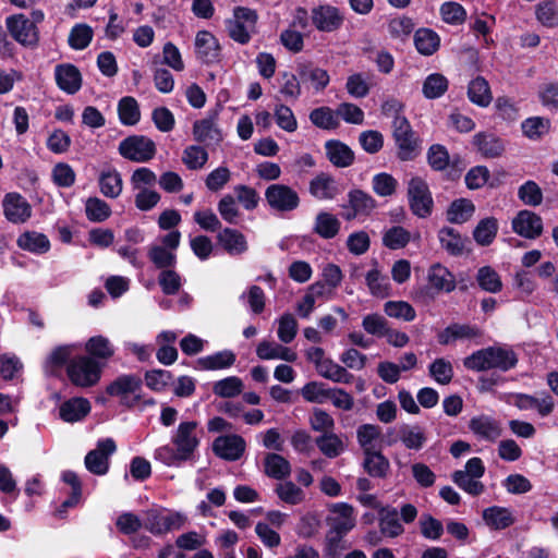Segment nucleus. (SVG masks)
I'll use <instances>...</instances> for the list:
<instances>
[{
  "instance_id": "obj_40",
  "label": "nucleus",
  "mask_w": 558,
  "mask_h": 558,
  "mask_svg": "<svg viewBox=\"0 0 558 558\" xmlns=\"http://www.w3.org/2000/svg\"><path fill=\"white\" fill-rule=\"evenodd\" d=\"M315 444L319 451L330 459L339 457L345 449L342 437L335 434L333 430L318 436Z\"/></svg>"
},
{
  "instance_id": "obj_11",
  "label": "nucleus",
  "mask_w": 558,
  "mask_h": 558,
  "mask_svg": "<svg viewBox=\"0 0 558 558\" xmlns=\"http://www.w3.org/2000/svg\"><path fill=\"white\" fill-rule=\"evenodd\" d=\"M388 436V445L401 441L407 449L414 451L421 450L427 441L425 429L417 424H401L389 429Z\"/></svg>"
},
{
  "instance_id": "obj_49",
  "label": "nucleus",
  "mask_w": 558,
  "mask_h": 558,
  "mask_svg": "<svg viewBox=\"0 0 558 558\" xmlns=\"http://www.w3.org/2000/svg\"><path fill=\"white\" fill-rule=\"evenodd\" d=\"M265 473L272 478L283 480L291 473L290 462L278 453H268L264 461Z\"/></svg>"
},
{
  "instance_id": "obj_16",
  "label": "nucleus",
  "mask_w": 558,
  "mask_h": 558,
  "mask_svg": "<svg viewBox=\"0 0 558 558\" xmlns=\"http://www.w3.org/2000/svg\"><path fill=\"white\" fill-rule=\"evenodd\" d=\"M511 227L514 233L529 240L541 236L544 229L542 217L527 209H522L515 215Z\"/></svg>"
},
{
  "instance_id": "obj_59",
  "label": "nucleus",
  "mask_w": 558,
  "mask_h": 558,
  "mask_svg": "<svg viewBox=\"0 0 558 558\" xmlns=\"http://www.w3.org/2000/svg\"><path fill=\"white\" fill-rule=\"evenodd\" d=\"M411 240V233L400 226H395L385 231L383 243L390 250L403 248Z\"/></svg>"
},
{
  "instance_id": "obj_47",
  "label": "nucleus",
  "mask_w": 558,
  "mask_h": 558,
  "mask_svg": "<svg viewBox=\"0 0 558 558\" xmlns=\"http://www.w3.org/2000/svg\"><path fill=\"white\" fill-rule=\"evenodd\" d=\"M119 120L123 125H135L141 120L137 100L132 96L122 97L118 102Z\"/></svg>"
},
{
  "instance_id": "obj_39",
  "label": "nucleus",
  "mask_w": 558,
  "mask_h": 558,
  "mask_svg": "<svg viewBox=\"0 0 558 558\" xmlns=\"http://www.w3.org/2000/svg\"><path fill=\"white\" fill-rule=\"evenodd\" d=\"M473 142L478 151L487 158L498 157L505 150L502 141L494 134L478 133L474 136Z\"/></svg>"
},
{
  "instance_id": "obj_30",
  "label": "nucleus",
  "mask_w": 558,
  "mask_h": 558,
  "mask_svg": "<svg viewBox=\"0 0 558 558\" xmlns=\"http://www.w3.org/2000/svg\"><path fill=\"white\" fill-rule=\"evenodd\" d=\"M99 189L104 196L117 198L122 193L123 181L120 172L111 167L101 170L98 179Z\"/></svg>"
},
{
  "instance_id": "obj_63",
  "label": "nucleus",
  "mask_w": 558,
  "mask_h": 558,
  "mask_svg": "<svg viewBox=\"0 0 558 558\" xmlns=\"http://www.w3.org/2000/svg\"><path fill=\"white\" fill-rule=\"evenodd\" d=\"M518 197L524 205L536 207L543 202V192L535 181L529 180L519 187Z\"/></svg>"
},
{
  "instance_id": "obj_5",
  "label": "nucleus",
  "mask_w": 558,
  "mask_h": 558,
  "mask_svg": "<svg viewBox=\"0 0 558 558\" xmlns=\"http://www.w3.org/2000/svg\"><path fill=\"white\" fill-rule=\"evenodd\" d=\"M202 430L196 421H183L171 436V442L179 449V454L191 459L201 442Z\"/></svg>"
},
{
  "instance_id": "obj_17",
  "label": "nucleus",
  "mask_w": 558,
  "mask_h": 558,
  "mask_svg": "<svg viewBox=\"0 0 558 558\" xmlns=\"http://www.w3.org/2000/svg\"><path fill=\"white\" fill-rule=\"evenodd\" d=\"M469 429L478 440L495 442L502 434L501 424L487 414L473 416L469 422Z\"/></svg>"
},
{
  "instance_id": "obj_35",
  "label": "nucleus",
  "mask_w": 558,
  "mask_h": 558,
  "mask_svg": "<svg viewBox=\"0 0 558 558\" xmlns=\"http://www.w3.org/2000/svg\"><path fill=\"white\" fill-rule=\"evenodd\" d=\"M326 153L329 161L339 168L349 167L354 160L351 148L339 141H328Z\"/></svg>"
},
{
  "instance_id": "obj_46",
  "label": "nucleus",
  "mask_w": 558,
  "mask_h": 558,
  "mask_svg": "<svg viewBox=\"0 0 558 558\" xmlns=\"http://www.w3.org/2000/svg\"><path fill=\"white\" fill-rule=\"evenodd\" d=\"M468 96L473 104L480 107H487L493 100L488 82L482 76H477L470 82Z\"/></svg>"
},
{
  "instance_id": "obj_58",
  "label": "nucleus",
  "mask_w": 558,
  "mask_h": 558,
  "mask_svg": "<svg viewBox=\"0 0 558 558\" xmlns=\"http://www.w3.org/2000/svg\"><path fill=\"white\" fill-rule=\"evenodd\" d=\"M310 120L315 126L324 130L336 129L339 124L337 110L333 111L329 107L314 109L310 113Z\"/></svg>"
},
{
  "instance_id": "obj_34",
  "label": "nucleus",
  "mask_w": 558,
  "mask_h": 558,
  "mask_svg": "<svg viewBox=\"0 0 558 558\" xmlns=\"http://www.w3.org/2000/svg\"><path fill=\"white\" fill-rule=\"evenodd\" d=\"M349 204L352 213L345 215L348 220L360 215H368L376 206L375 199L361 190H354L349 193Z\"/></svg>"
},
{
  "instance_id": "obj_2",
  "label": "nucleus",
  "mask_w": 558,
  "mask_h": 558,
  "mask_svg": "<svg viewBox=\"0 0 558 558\" xmlns=\"http://www.w3.org/2000/svg\"><path fill=\"white\" fill-rule=\"evenodd\" d=\"M181 242V233L178 230L159 236L147 247V257L151 264L162 270L174 268L177 265V250Z\"/></svg>"
},
{
  "instance_id": "obj_26",
  "label": "nucleus",
  "mask_w": 558,
  "mask_h": 558,
  "mask_svg": "<svg viewBox=\"0 0 558 558\" xmlns=\"http://www.w3.org/2000/svg\"><path fill=\"white\" fill-rule=\"evenodd\" d=\"M427 280L430 288L437 292L449 293L456 289V277L441 264H434L429 267Z\"/></svg>"
},
{
  "instance_id": "obj_56",
  "label": "nucleus",
  "mask_w": 558,
  "mask_h": 558,
  "mask_svg": "<svg viewBox=\"0 0 558 558\" xmlns=\"http://www.w3.org/2000/svg\"><path fill=\"white\" fill-rule=\"evenodd\" d=\"M277 336L280 342L284 344L291 343L299 330L296 318L291 313H284L277 319Z\"/></svg>"
},
{
  "instance_id": "obj_12",
  "label": "nucleus",
  "mask_w": 558,
  "mask_h": 558,
  "mask_svg": "<svg viewBox=\"0 0 558 558\" xmlns=\"http://www.w3.org/2000/svg\"><path fill=\"white\" fill-rule=\"evenodd\" d=\"M185 522L184 515L169 510H154L147 513L144 527L155 535L179 530Z\"/></svg>"
},
{
  "instance_id": "obj_57",
  "label": "nucleus",
  "mask_w": 558,
  "mask_h": 558,
  "mask_svg": "<svg viewBox=\"0 0 558 558\" xmlns=\"http://www.w3.org/2000/svg\"><path fill=\"white\" fill-rule=\"evenodd\" d=\"M498 230L497 220L493 217L482 219L473 231L474 240L480 245H488L496 238Z\"/></svg>"
},
{
  "instance_id": "obj_55",
  "label": "nucleus",
  "mask_w": 558,
  "mask_h": 558,
  "mask_svg": "<svg viewBox=\"0 0 558 558\" xmlns=\"http://www.w3.org/2000/svg\"><path fill=\"white\" fill-rule=\"evenodd\" d=\"M448 89V80L440 73L429 74L423 82L422 92L427 99H437Z\"/></svg>"
},
{
  "instance_id": "obj_6",
  "label": "nucleus",
  "mask_w": 558,
  "mask_h": 558,
  "mask_svg": "<svg viewBox=\"0 0 558 558\" xmlns=\"http://www.w3.org/2000/svg\"><path fill=\"white\" fill-rule=\"evenodd\" d=\"M106 391L109 396L119 398L121 404L132 408L141 401L142 379L136 375H122Z\"/></svg>"
},
{
  "instance_id": "obj_54",
  "label": "nucleus",
  "mask_w": 558,
  "mask_h": 558,
  "mask_svg": "<svg viewBox=\"0 0 558 558\" xmlns=\"http://www.w3.org/2000/svg\"><path fill=\"white\" fill-rule=\"evenodd\" d=\"M364 469L373 477H385L389 470V461L379 450L364 453Z\"/></svg>"
},
{
  "instance_id": "obj_60",
  "label": "nucleus",
  "mask_w": 558,
  "mask_h": 558,
  "mask_svg": "<svg viewBox=\"0 0 558 558\" xmlns=\"http://www.w3.org/2000/svg\"><path fill=\"white\" fill-rule=\"evenodd\" d=\"M536 19L546 27L558 26V3L553 0H544L536 7Z\"/></svg>"
},
{
  "instance_id": "obj_25",
  "label": "nucleus",
  "mask_w": 558,
  "mask_h": 558,
  "mask_svg": "<svg viewBox=\"0 0 558 558\" xmlns=\"http://www.w3.org/2000/svg\"><path fill=\"white\" fill-rule=\"evenodd\" d=\"M256 354L260 360H283L286 362H295L298 353L292 349L274 341L263 340L256 348Z\"/></svg>"
},
{
  "instance_id": "obj_38",
  "label": "nucleus",
  "mask_w": 558,
  "mask_h": 558,
  "mask_svg": "<svg viewBox=\"0 0 558 558\" xmlns=\"http://www.w3.org/2000/svg\"><path fill=\"white\" fill-rule=\"evenodd\" d=\"M17 246L34 254H44L49 251L50 242L43 233L26 231L19 236Z\"/></svg>"
},
{
  "instance_id": "obj_62",
  "label": "nucleus",
  "mask_w": 558,
  "mask_h": 558,
  "mask_svg": "<svg viewBox=\"0 0 558 558\" xmlns=\"http://www.w3.org/2000/svg\"><path fill=\"white\" fill-rule=\"evenodd\" d=\"M366 284L374 296L385 298L389 294V279L378 269H372L366 274Z\"/></svg>"
},
{
  "instance_id": "obj_45",
  "label": "nucleus",
  "mask_w": 558,
  "mask_h": 558,
  "mask_svg": "<svg viewBox=\"0 0 558 558\" xmlns=\"http://www.w3.org/2000/svg\"><path fill=\"white\" fill-rule=\"evenodd\" d=\"M475 206L468 198L454 199L447 209V220L451 223H464L471 219Z\"/></svg>"
},
{
  "instance_id": "obj_19",
  "label": "nucleus",
  "mask_w": 558,
  "mask_h": 558,
  "mask_svg": "<svg viewBox=\"0 0 558 558\" xmlns=\"http://www.w3.org/2000/svg\"><path fill=\"white\" fill-rule=\"evenodd\" d=\"M193 136L195 141L207 145L220 143L223 134L218 126V113L211 112L206 118L195 121Z\"/></svg>"
},
{
  "instance_id": "obj_24",
  "label": "nucleus",
  "mask_w": 558,
  "mask_h": 558,
  "mask_svg": "<svg viewBox=\"0 0 558 558\" xmlns=\"http://www.w3.org/2000/svg\"><path fill=\"white\" fill-rule=\"evenodd\" d=\"M54 77L60 89L68 94H75L82 86L80 71L73 64H59L54 69Z\"/></svg>"
},
{
  "instance_id": "obj_3",
  "label": "nucleus",
  "mask_w": 558,
  "mask_h": 558,
  "mask_svg": "<svg viewBox=\"0 0 558 558\" xmlns=\"http://www.w3.org/2000/svg\"><path fill=\"white\" fill-rule=\"evenodd\" d=\"M499 399L520 411L535 410L541 417H546L555 409L554 398L547 392L527 395L521 392H506Z\"/></svg>"
},
{
  "instance_id": "obj_64",
  "label": "nucleus",
  "mask_w": 558,
  "mask_h": 558,
  "mask_svg": "<svg viewBox=\"0 0 558 558\" xmlns=\"http://www.w3.org/2000/svg\"><path fill=\"white\" fill-rule=\"evenodd\" d=\"M182 160L190 170H198L206 165L208 153L202 146L191 145L184 149Z\"/></svg>"
},
{
  "instance_id": "obj_18",
  "label": "nucleus",
  "mask_w": 558,
  "mask_h": 558,
  "mask_svg": "<svg viewBox=\"0 0 558 558\" xmlns=\"http://www.w3.org/2000/svg\"><path fill=\"white\" fill-rule=\"evenodd\" d=\"M3 215L12 223H24L32 216V206L19 193H8L2 202Z\"/></svg>"
},
{
  "instance_id": "obj_23",
  "label": "nucleus",
  "mask_w": 558,
  "mask_h": 558,
  "mask_svg": "<svg viewBox=\"0 0 558 558\" xmlns=\"http://www.w3.org/2000/svg\"><path fill=\"white\" fill-rule=\"evenodd\" d=\"M90 412V402L83 397H74L59 407V417L66 423L82 421Z\"/></svg>"
},
{
  "instance_id": "obj_22",
  "label": "nucleus",
  "mask_w": 558,
  "mask_h": 558,
  "mask_svg": "<svg viewBox=\"0 0 558 558\" xmlns=\"http://www.w3.org/2000/svg\"><path fill=\"white\" fill-rule=\"evenodd\" d=\"M330 532L344 536L355 525L354 509L345 502L335 504L331 508Z\"/></svg>"
},
{
  "instance_id": "obj_14",
  "label": "nucleus",
  "mask_w": 558,
  "mask_h": 558,
  "mask_svg": "<svg viewBox=\"0 0 558 558\" xmlns=\"http://www.w3.org/2000/svg\"><path fill=\"white\" fill-rule=\"evenodd\" d=\"M392 130L400 159H412L417 142L408 119L405 117H395V120H392Z\"/></svg>"
},
{
  "instance_id": "obj_1",
  "label": "nucleus",
  "mask_w": 558,
  "mask_h": 558,
  "mask_svg": "<svg viewBox=\"0 0 558 558\" xmlns=\"http://www.w3.org/2000/svg\"><path fill=\"white\" fill-rule=\"evenodd\" d=\"M105 364L87 355L72 357L66 365L70 381L80 388H89L98 384Z\"/></svg>"
},
{
  "instance_id": "obj_13",
  "label": "nucleus",
  "mask_w": 558,
  "mask_h": 558,
  "mask_svg": "<svg viewBox=\"0 0 558 558\" xmlns=\"http://www.w3.org/2000/svg\"><path fill=\"white\" fill-rule=\"evenodd\" d=\"M117 450L116 442L112 438L100 439L94 450L89 451L85 457L86 469L95 475H105L109 470V458Z\"/></svg>"
},
{
  "instance_id": "obj_8",
  "label": "nucleus",
  "mask_w": 558,
  "mask_h": 558,
  "mask_svg": "<svg viewBox=\"0 0 558 558\" xmlns=\"http://www.w3.org/2000/svg\"><path fill=\"white\" fill-rule=\"evenodd\" d=\"M119 154L134 162H146L154 158L156 145L154 141L144 135H132L119 144Z\"/></svg>"
},
{
  "instance_id": "obj_37",
  "label": "nucleus",
  "mask_w": 558,
  "mask_h": 558,
  "mask_svg": "<svg viewBox=\"0 0 558 558\" xmlns=\"http://www.w3.org/2000/svg\"><path fill=\"white\" fill-rule=\"evenodd\" d=\"M483 520L494 530H504L514 522L512 512L505 507L493 506L483 511Z\"/></svg>"
},
{
  "instance_id": "obj_50",
  "label": "nucleus",
  "mask_w": 558,
  "mask_h": 558,
  "mask_svg": "<svg viewBox=\"0 0 558 558\" xmlns=\"http://www.w3.org/2000/svg\"><path fill=\"white\" fill-rule=\"evenodd\" d=\"M316 371L322 377L335 383L349 384L353 378V375L350 374L344 367L328 357L318 365Z\"/></svg>"
},
{
  "instance_id": "obj_27",
  "label": "nucleus",
  "mask_w": 558,
  "mask_h": 558,
  "mask_svg": "<svg viewBox=\"0 0 558 558\" xmlns=\"http://www.w3.org/2000/svg\"><path fill=\"white\" fill-rule=\"evenodd\" d=\"M78 350L80 344L77 343L63 344L54 348L45 361V371L50 375H54L65 364H69L73 354Z\"/></svg>"
},
{
  "instance_id": "obj_51",
  "label": "nucleus",
  "mask_w": 558,
  "mask_h": 558,
  "mask_svg": "<svg viewBox=\"0 0 558 558\" xmlns=\"http://www.w3.org/2000/svg\"><path fill=\"white\" fill-rule=\"evenodd\" d=\"M298 74L303 82L310 81L316 90H323L329 84V74L326 70L303 64L298 69Z\"/></svg>"
},
{
  "instance_id": "obj_9",
  "label": "nucleus",
  "mask_w": 558,
  "mask_h": 558,
  "mask_svg": "<svg viewBox=\"0 0 558 558\" xmlns=\"http://www.w3.org/2000/svg\"><path fill=\"white\" fill-rule=\"evenodd\" d=\"M409 205L418 218H426L433 211L434 201L427 183L418 178H412L408 183Z\"/></svg>"
},
{
  "instance_id": "obj_4",
  "label": "nucleus",
  "mask_w": 558,
  "mask_h": 558,
  "mask_svg": "<svg viewBox=\"0 0 558 558\" xmlns=\"http://www.w3.org/2000/svg\"><path fill=\"white\" fill-rule=\"evenodd\" d=\"M257 14L248 8L238 7L233 17L226 22L229 36L239 44H247L255 32Z\"/></svg>"
},
{
  "instance_id": "obj_61",
  "label": "nucleus",
  "mask_w": 558,
  "mask_h": 558,
  "mask_svg": "<svg viewBox=\"0 0 558 558\" xmlns=\"http://www.w3.org/2000/svg\"><path fill=\"white\" fill-rule=\"evenodd\" d=\"M85 213L88 220L102 222L111 215L110 206L98 197H89L85 203Z\"/></svg>"
},
{
  "instance_id": "obj_41",
  "label": "nucleus",
  "mask_w": 558,
  "mask_h": 558,
  "mask_svg": "<svg viewBox=\"0 0 558 558\" xmlns=\"http://www.w3.org/2000/svg\"><path fill=\"white\" fill-rule=\"evenodd\" d=\"M480 335V330L471 325L452 324L438 333L440 344H449L459 339H472Z\"/></svg>"
},
{
  "instance_id": "obj_33",
  "label": "nucleus",
  "mask_w": 558,
  "mask_h": 558,
  "mask_svg": "<svg viewBox=\"0 0 558 558\" xmlns=\"http://www.w3.org/2000/svg\"><path fill=\"white\" fill-rule=\"evenodd\" d=\"M356 437L364 453L380 450L381 430L379 426L363 424L357 428Z\"/></svg>"
},
{
  "instance_id": "obj_28",
  "label": "nucleus",
  "mask_w": 558,
  "mask_h": 558,
  "mask_svg": "<svg viewBox=\"0 0 558 558\" xmlns=\"http://www.w3.org/2000/svg\"><path fill=\"white\" fill-rule=\"evenodd\" d=\"M310 193L320 201L332 199L339 194V189L331 175L322 172L311 180Z\"/></svg>"
},
{
  "instance_id": "obj_32",
  "label": "nucleus",
  "mask_w": 558,
  "mask_h": 558,
  "mask_svg": "<svg viewBox=\"0 0 558 558\" xmlns=\"http://www.w3.org/2000/svg\"><path fill=\"white\" fill-rule=\"evenodd\" d=\"M85 351L88 353L87 356L106 365L107 361L114 354V347L108 338L98 335L86 341Z\"/></svg>"
},
{
  "instance_id": "obj_15",
  "label": "nucleus",
  "mask_w": 558,
  "mask_h": 558,
  "mask_svg": "<svg viewBox=\"0 0 558 558\" xmlns=\"http://www.w3.org/2000/svg\"><path fill=\"white\" fill-rule=\"evenodd\" d=\"M311 22L317 31L332 33L342 26L344 15L337 7L319 4L312 9Z\"/></svg>"
},
{
  "instance_id": "obj_21",
  "label": "nucleus",
  "mask_w": 558,
  "mask_h": 558,
  "mask_svg": "<svg viewBox=\"0 0 558 558\" xmlns=\"http://www.w3.org/2000/svg\"><path fill=\"white\" fill-rule=\"evenodd\" d=\"M245 440L235 434L219 436L213 442L216 456L228 461L239 460L245 450Z\"/></svg>"
},
{
  "instance_id": "obj_36",
  "label": "nucleus",
  "mask_w": 558,
  "mask_h": 558,
  "mask_svg": "<svg viewBox=\"0 0 558 558\" xmlns=\"http://www.w3.org/2000/svg\"><path fill=\"white\" fill-rule=\"evenodd\" d=\"M379 529L387 537H398L404 532L396 508H384L379 513Z\"/></svg>"
},
{
  "instance_id": "obj_42",
  "label": "nucleus",
  "mask_w": 558,
  "mask_h": 558,
  "mask_svg": "<svg viewBox=\"0 0 558 558\" xmlns=\"http://www.w3.org/2000/svg\"><path fill=\"white\" fill-rule=\"evenodd\" d=\"M341 222L328 211H320L315 218L314 232L323 239L335 238L340 230Z\"/></svg>"
},
{
  "instance_id": "obj_53",
  "label": "nucleus",
  "mask_w": 558,
  "mask_h": 558,
  "mask_svg": "<svg viewBox=\"0 0 558 558\" xmlns=\"http://www.w3.org/2000/svg\"><path fill=\"white\" fill-rule=\"evenodd\" d=\"M476 281L482 290L489 293H498L502 289L500 276L490 266H483L477 270Z\"/></svg>"
},
{
  "instance_id": "obj_20",
  "label": "nucleus",
  "mask_w": 558,
  "mask_h": 558,
  "mask_svg": "<svg viewBox=\"0 0 558 558\" xmlns=\"http://www.w3.org/2000/svg\"><path fill=\"white\" fill-rule=\"evenodd\" d=\"M194 47L197 59L203 63L213 64L219 61L220 45L218 39L210 32H197Z\"/></svg>"
},
{
  "instance_id": "obj_43",
  "label": "nucleus",
  "mask_w": 558,
  "mask_h": 558,
  "mask_svg": "<svg viewBox=\"0 0 558 558\" xmlns=\"http://www.w3.org/2000/svg\"><path fill=\"white\" fill-rule=\"evenodd\" d=\"M441 247L450 255L458 256L464 251V239L451 227H444L438 232Z\"/></svg>"
},
{
  "instance_id": "obj_52",
  "label": "nucleus",
  "mask_w": 558,
  "mask_h": 558,
  "mask_svg": "<svg viewBox=\"0 0 558 558\" xmlns=\"http://www.w3.org/2000/svg\"><path fill=\"white\" fill-rule=\"evenodd\" d=\"M523 134L532 140L538 141L550 130V120L544 117H531L521 123Z\"/></svg>"
},
{
  "instance_id": "obj_44",
  "label": "nucleus",
  "mask_w": 558,
  "mask_h": 558,
  "mask_svg": "<svg viewBox=\"0 0 558 558\" xmlns=\"http://www.w3.org/2000/svg\"><path fill=\"white\" fill-rule=\"evenodd\" d=\"M414 45L421 54L432 56L438 50L440 38L433 29L420 28L415 32Z\"/></svg>"
},
{
  "instance_id": "obj_7",
  "label": "nucleus",
  "mask_w": 558,
  "mask_h": 558,
  "mask_svg": "<svg viewBox=\"0 0 558 558\" xmlns=\"http://www.w3.org/2000/svg\"><path fill=\"white\" fill-rule=\"evenodd\" d=\"M5 27L11 37L24 47H36L39 41V31L24 14H13L5 19Z\"/></svg>"
},
{
  "instance_id": "obj_29",
  "label": "nucleus",
  "mask_w": 558,
  "mask_h": 558,
  "mask_svg": "<svg viewBox=\"0 0 558 558\" xmlns=\"http://www.w3.org/2000/svg\"><path fill=\"white\" fill-rule=\"evenodd\" d=\"M235 360L236 355L231 350H222L199 357L196 365L202 371H220L231 367Z\"/></svg>"
},
{
  "instance_id": "obj_31",
  "label": "nucleus",
  "mask_w": 558,
  "mask_h": 558,
  "mask_svg": "<svg viewBox=\"0 0 558 558\" xmlns=\"http://www.w3.org/2000/svg\"><path fill=\"white\" fill-rule=\"evenodd\" d=\"M217 239L219 244L230 255H241L247 251V242L244 234L235 229L225 228L218 233Z\"/></svg>"
},
{
  "instance_id": "obj_48",
  "label": "nucleus",
  "mask_w": 558,
  "mask_h": 558,
  "mask_svg": "<svg viewBox=\"0 0 558 558\" xmlns=\"http://www.w3.org/2000/svg\"><path fill=\"white\" fill-rule=\"evenodd\" d=\"M490 368L509 371L518 363L515 353L509 348L490 347L489 348Z\"/></svg>"
},
{
  "instance_id": "obj_10",
  "label": "nucleus",
  "mask_w": 558,
  "mask_h": 558,
  "mask_svg": "<svg viewBox=\"0 0 558 558\" xmlns=\"http://www.w3.org/2000/svg\"><path fill=\"white\" fill-rule=\"evenodd\" d=\"M268 206L278 213H289L300 205V197L295 190L286 184L274 183L265 191Z\"/></svg>"
}]
</instances>
